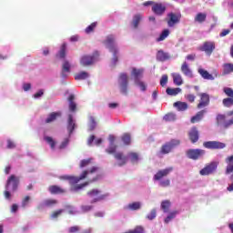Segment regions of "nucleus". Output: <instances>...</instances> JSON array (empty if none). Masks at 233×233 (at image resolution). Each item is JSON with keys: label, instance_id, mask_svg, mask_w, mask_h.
<instances>
[{"label": "nucleus", "instance_id": "obj_1", "mask_svg": "<svg viewBox=\"0 0 233 233\" xmlns=\"http://www.w3.org/2000/svg\"><path fill=\"white\" fill-rule=\"evenodd\" d=\"M101 168L99 167L94 166L88 170H84L79 177H74V176H62L60 177V179H66V181H69L70 185H76L73 187V190L77 191L81 190V188H85V187H88L90 183H94L101 178V175H96V177H93L94 174H97ZM83 179H87L86 182L83 184L77 185L79 181H83Z\"/></svg>", "mask_w": 233, "mask_h": 233}, {"label": "nucleus", "instance_id": "obj_2", "mask_svg": "<svg viewBox=\"0 0 233 233\" xmlns=\"http://www.w3.org/2000/svg\"><path fill=\"white\" fill-rule=\"evenodd\" d=\"M106 45V48L113 54V65H116L118 61L117 54L119 51L117 50V46H116V36L114 35H108L106 37V40L103 42Z\"/></svg>", "mask_w": 233, "mask_h": 233}, {"label": "nucleus", "instance_id": "obj_3", "mask_svg": "<svg viewBox=\"0 0 233 233\" xmlns=\"http://www.w3.org/2000/svg\"><path fill=\"white\" fill-rule=\"evenodd\" d=\"M174 170V167H167L165 169L158 170L157 174L154 176L155 181H159V187H170V180L169 179H163V177H167L170 172ZM163 179V180H161Z\"/></svg>", "mask_w": 233, "mask_h": 233}, {"label": "nucleus", "instance_id": "obj_4", "mask_svg": "<svg viewBox=\"0 0 233 233\" xmlns=\"http://www.w3.org/2000/svg\"><path fill=\"white\" fill-rule=\"evenodd\" d=\"M143 74H145V70L133 67L131 72V77L134 78L137 86H139L140 90H142V92H145V90H147V87L145 86V83L141 82Z\"/></svg>", "mask_w": 233, "mask_h": 233}, {"label": "nucleus", "instance_id": "obj_5", "mask_svg": "<svg viewBox=\"0 0 233 233\" xmlns=\"http://www.w3.org/2000/svg\"><path fill=\"white\" fill-rule=\"evenodd\" d=\"M107 154H114L115 159L118 161V167H124L126 163L128 161V156H125L122 152H117L116 147H111L106 149ZM117 152V153H116Z\"/></svg>", "mask_w": 233, "mask_h": 233}, {"label": "nucleus", "instance_id": "obj_6", "mask_svg": "<svg viewBox=\"0 0 233 233\" xmlns=\"http://www.w3.org/2000/svg\"><path fill=\"white\" fill-rule=\"evenodd\" d=\"M19 187V177L15 175H11L6 181L5 190H11V192H15Z\"/></svg>", "mask_w": 233, "mask_h": 233}, {"label": "nucleus", "instance_id": "obj_7", "mask_svg": "<svg viewBox=\"0 0 233 233\" xmlns=\"http://www.w3.org/2000/svg\"><path fill=\"white\" fill-rule=\"evenodd\" d=\"M150 5H153L152 12H154L156 14V15H163L165 14V12L167 11V6H165V5H163L161 3L154 4V2H152V1H147V6H150Z\"/></svg>", "mask_w": 233, "mask_h": 233}, {"label": "nucleus", "instance_id": "obj_8", "mask_svg": "<svg viewBox=\"0 0 233 233\" xmlns=\"http://www.w3.org/2000/svg\"><path fill=\"white\" fill-rule=\"evenodd\" d=\"M198 104L197 105V108L198 110H201V108H207L208 105H210V96L207 93H200L198 94Z\"/></svg>", "mask_w": 233, "mask_h": 233}, {"label": "nucleus", "instance_id": "obj_9", "mask_svg": "<svg viewBox=\"0 0 233 233\" xmlns=\"http://www.w3.org/2000/svg\"><path fill=\"white\" fill-rule=\"evenodd\" d=\"M168 19L167 20V26L169 28H174L176 25H178L179 21H181V14L169 13L167 15Z\"/></svg>", "mask_w": 233, "mask_h": 233}, {"label": "nucleus", "instance_id": "obj_10", "mask_svg": "<svg viewBox=\"0 0 233 233\" xmlns=\"http://www.w3.org/2000/svg\"><path fill=\"white\" fill-rule=\"evenodd\" d=\"M200 52H205L207 56H212L214 50H216V43L211 41H206L204 44L199 47Z\"/></svg>", "mask_w": 233, "mask_h": 233}, {"label": "nucleus", "instance_id": "obj_11", "mask_svg": "<svg viewBox=\"0 0 233 233\" xmlns=\"http://www.w3.org/2000/svg\"><path fill=\"white\" fill-rule=\"evenodd\" d=\"M119 85H120V92L122 94L127 95L128 92V76H127V74L125 73L120 74Z\"/></svg>", "mask_w": 233, "mask_h": 233}, {"label": "nucleus", "instance_id": "obj_12", "mask_svg": "<svg viewBox=\"0 0 233 233\" xmlns=\"http://www.w3.org/2000/svg\"><path fill=\"white\" fill-rule=\"evenodd\" d=\"M218 170V162H211L206 167L202 168L199 172L200 176H210Z\"/></svg>", "mask_w": 233, "mask_h": 233}, {"label": "nucleus", "instance_id": "obj_13", "mask_svg": "<svg viewBox=\"0 0 233 233\" xmlns=\"http://www.w3.org/2000/svg\"><path fill=\"white\" fill-rule=\"evenodd\" d=\"M96 62V57L90 55H85L80 59L81 66H92V65Z\"/></svg>", "mask_w": 233, "mask_h": 233}, {"label": "nucleus", "instance_id": "obj_14", "mask_svg": "<svg viewBox=\"0 0 233 233\" xmlns=\"http://www.w3.org/2000/svg\"><path fill=\"white\" fill-rule=\"evenodd\" d=\"M205 154V152L201 149H189L187 152V156L189 159H199L200 157H202Z\"/></svg>", "mask_w": 233, "mask_h": 233}, {"label": "nucleus", "instance_id": "obj_15", "mask_svg": "<svg viewBox=\"0 0 233 233\" xmlns=\"http://www.w3.org/2000/svg\"><path fill=\"white\" fill-rule=\"evenodd\" d=\"M48 191L50 192V194L56 196L58 194H66V189L57 186V185H52L48 187Z\"/></svg>", "mask_w": 233, "mask_h": 233}, {"label": "nucleus", "instance_id": "obj_16", "mask_svg": "<svg viewBox=\"0 0 233 233\" xmlns=\"http://www.w3.org/2000/svg\"><path fill=\"white\" fill-rule=\"evenodd\" d=\"M157 61H159L160 63H165V61H168L170 59V54L163 51V50H158L157 52Z\"/></svg>", "mask_w": 233, "mask_h": 233}, {"label": "nucleus", "instance_id": "obj_17", "mask_svg": "<svg viewBox=\"0 0 233 233\" xmlns=\"http://www.w3.org/2000/svg\"><path fill=\"white\" fill-rule=\"evenodd\" d=\"M205 114H207V109H202L198 111L195 116H193L190 119V123L193 125L196 123H199L205 117Z\"/></svg>", "mask_w": 233, "mask_h": 233}, {"label": "nucleus", "instance_id": "obj_18", "mask_svg": "<svg viewBox=\"0 0 233 233\" xmlns=\"http://www.w3.org/2000/svg\"><path fill=\"white\" fill-rule=\"evenodd\" d=\"M182 74L186 76V77H194V75L192 74V69L188 66V63L184 62L180 68Z\"/></svg>", "mask_w": 233, "mask_h": 233}, {"label": "nucleus", "instance_id": "obj_19", "mask_svg": "<svg viewBox=\"0 0 233 233\" xmlns=\"http://www.w3.org/2000/svg\"><path fill=\"white\" fill-rule=\"evenodd\" d=\"M198 72L203 79H207L208 81H214V79H216L212 74L203 68H198Z\"/></svg>", "mask_w": 233, "mask_h": 233}, {"label": "nucleus", "instance_id": "obj_20", "mask_svg": "<svg viewBox=\"0 0 233 233\" xmlns=\"http://www.w3.org/2000/svg\"><path fill=\"white\" fill-rule=\"evenodd\" d=\"M54 205H57V200L48 198L44 200L42 204L38 205L37 208L38 210H41V208H45V207H54Z\"/></svg>", "mask_w": 233, "mask_h": 233}, {"label": "nucleus", "instance_id": "obj_21", "mask_svg": "<svg viewBox=\"0 0 233 233\" xmlns=\"http://www.w3.org/2000/svg\"><path fill=\"white\" fill-rule=\"evenodd\" d=\"M67 130L69 135H71L74 130H76V122H74V116L72 115L68 116Z\"/></svg>", "mask_w": 233, "mask_h": 233}, {"label": "nucleus", "instance_id": "obj_22", "mask_svg": "<svg viewBox=\"0 0 233 233\" xmlns=\"http://www.w3.org/2000/svg\"><path fill=\"white\" fill-rule=\"evenodd\" d=\"M94 141H95V145L96 147H99V145H101L103 143V138H96V136L94 135H91L88 139H87V145L89 147H91V145L94 144Z\"/></svg>", "mask_w": 233, "mask_h": 233}, {"label": "nucleus", "instance_id": "obj_23", "mask_svg": "<svg viewBox=\"0 0 233 233\" xmlns=\"http://www.w3.org/2000/svg\"><path fill=\"white\" fill-rule=\"evenodd\" d=\"M70 62H68V60H66L63 65H62V73L61 76L62 77H66V73L70 74Z\"/></svg>", "mask_w": 233, "mask_h": 233}, {"label": "nucleus", "instance_id": "obj_24", "mask_svg": "<svg viewBox=\"0 0 233 233\" xmlns=\"http://www.w3.org/2000/svg\"><path fill=\"white\" fill-rule=\"evenodd\" d=\"M189 139L192 143H196L198 139H199V133L198 132V128L193 127L189 132Z\"/></svg>", "mask_w": 233, "mask_h": 233}, {"label": "nucleus", "instance_id": "obj_25", "mask_svg": "<svg viewBox=\"0 0 233 233\" xmlns=\"http://www.w3.org/2000/svg\"><path fill=\"white\" fill-rule=\"evenodd\" d=\"M173 106H176L179 112H185V110L188 109V104H187V102L177 101L175 102Z\"/></svg>", "mask_w": 233, "mask_h": 233}, {"label": "nucleus", "instance_id": "obj_26", "mask_svg": "<svg viewBox=\"0 0 233 233\" xmlns=\"http://www.w3.org/2000/svg\"><path fill=\"white\" fill-rule=\"evenodd\" d=\"M174 85L177 86H181L183 85V77L179 75V73L172 74Z\"/></svg>", "mask_w": 233, "mask_h": 233}, {"label": "nucleus", "instance_id": "obj_27", "mask_svg": "<svg viewBox=\"0 0 233 233\" xmlns=\"http://www.w3.org/2000/svg\"><path fill=\"white\" fill-rule=\"evenodd\" d=\"M74 99H76V96L74 95H70L68 97L70 112H76V110H77V105L74 102Z\"/></svg>", "mask_w": 233, "mask_h": 233}, {"label": "nucleus", "instance_id": "obj_28", "mask_svg": "<svg viewBox=\"0 0 233 233\" xmlns=\"http://www.w3.org/2000/svg\"><path fill=\"white\" fill-rule=\"evenodd\" d=\"M128 159L131 163H133V165H135V163H137L139 161V154L135 152H130L127 154V160Z\"/></svg>", "mask_w": 233, "mask_h": 233}, {"label": "nucleus", "instance_id": "obj_29", "mask_svg": "<svg viewBox=\"0 0 233 233\" xmlns=\"http://www.w3.org/2000/svg\"><path fill=\"white\" fill-rule=\"evenodd\" d=\"M57 117H61V112H53L46 119V123H53Z\"/></svg>", "mask_w": 233, "mask_h": 233}, {"label": "nucleus", "instance_id": "obj_30", "mask_svg": "<svg viewBox=\"0 0 233 233\" xmlns=\"http://www.w3.org/2000/svg\"><path fill=\"white\" fill-rule=\"evenodd\" d=\"M121 141L124 145H130V143H132V135H130V133H124L121 137Z\"/></svg>", "mask_w": 233, "mask_h": 233}, {"label": "nucleus", "instance_id": "obj_31", "mask_svg": "<svg viewBox=\"0 0 233 233\" xmlns=\"http://www.w3.org/2000/svg\"><path fill=\"white\" fill-rule=\"evenodd\" d=\"M141 19H143V15L141 14L135 15L132 20V25L134 28H137L139 26V23H141Z\"/></svg>", "mask_w": 233, "mask_h": 233}, {"label": "nucleus", "instance_id": "obj_32", "mask_svg": "<svg viewBox=\"0 0 233 233\" xmlns=\"http://www.w3.org/2000/svg\"><path fill=\"white\" fill-rule=\"evenodd\" d=\"M172 147H162L161 150L157 153L158 157H163L165 154H170L172 151Z\"/></svg>", "mask_w": 233, "mask_h": 233}, {"label": "nucleus", "instance_id": "obj_33", "mask_svg": "<svg viewBox=\"0 0 233 233\" xmlns=\"http://www.w3.org/2000/svg\"><path fill=\"white\" fill-rule=\"evenodd\" d=\"M139 208H141V203L139 202H133L126 207L127 210H139Z\"/></svg>", "mask_w": 233, "mask_h": 233}, {"label": "nucleus", "instance_id": "obj_34", "mask_svg": "<svg viewBox=\"0 0 233 233\" xmlns=\"http://www.w3.org/2000/svg\"><path fill=\"white\" fill-rule=\"evenodd\" d=\"M167 96H177V94H181V88L177 87V88H170L167 87L166 90Z\"/></svg>", "mask_w": 233, "mask_h": 233}, {"label": "nucleus", "instance_id": "obj_35", "mask_svg": "<svg viewBox=\"0 0 233 233\" xmlns=\"http://www.w3.org/2000/svg\"><path fill=\"white\" fill-rule=\"evenodd\" d=\"M196 23H205L207 21V14L205 13H198L195 17Z\"/></svg>", "mask_w": 233, "mask_h": 233}, {"label": "nucleus", "instance_id": "obj_36", "mask_svg": "<svg viewBox=\"0 0 233 233\" xmlns=\"http://www.w3.org/2000/svg\"><path fill=\"white\" fill-rule=\"evenodd\" d=\"M88 74L86 71H82L75 76L76 81H81L87 79Z\"/></svg>", "mask_w": 233, "mask_h": 233}, {"label": "nucleus", "instance_id": "obj_37", "mask_svg": "<svg viewBox=\"0 0 233 233\" xmlns=\"http://www.w3.org/2000/svg\"><path fill=\"white\" fill-rule=\"evenodd\" d=\"M204 147H225V144L218 141L204 142Z\"/></svg>", "mask_w": 233, "mask_h": 233}, {"label": "nucleus", "instance_id": "obj_38", "mask_svg": "<svg viewBox=\"0 0 233 233\" xmlns=\"http://www.w3.org/2000/svg\"><path fill=\"white\" fill-rule=\"evenodd\" d=\"M168 35H170V30L164 29L160 34L159 37L157 38V41H165L166 37H168Z\"/></svg>", "mask_w": 233, "mask_h": 233}, {"label": "nucleus", "instance_id": "obj_39", "mask_svg": "<svg viewBox=\"0 0 233 233\" xmlns=\"http://www.w3.org/2000/svg\"><path fill=\"white\" fill-rule=\"evenodd\" d=\"M223 68V74H231L233 72V64H224Z\"/></svg>", "mask_w": 233, "mask_h": 233}, {"label": "nucleus", "instance_id": "obj_40", "mask_svg": "<svg viewBox=\"0 0 233 233\" xmlns=\"http://www.w3.org/2000/svg\"><path fill=\"white\" fill-rule=\"evenodd\" d=\"M161 208L165 214L168 213V210L170 209V202L169 200H164L161 203Z\"/></svg>", "mask_w": 233, "mask_h": 233}, {"label": "nucleus", "instance_id": "obj_41", "mask_svg": "<svg viewBox=\"0 0 233 233\" xmlns=\"http://www.w3.org/2000/svg\"><path fill=\"white\" fill-rule=\"evenodd\" d=\"M93 158H86L80 161L79 167L81 168H86V167H89V165H92Z\"/></svg>", "mask_w": 233, "mask_h": 233}, {"label": "nucleus", "instance_id": "obj_42", "mask_svg": "<svg viewBox=\"0 0 233 233\" xmlns=\"http://www.w3.org/2000/svg\"><path fill=\"white\" fill-rule=\"evenodd\" d=\"M58 56L60 57V59H65V57H66V44H63L61 46Z\"/></svg>", "mask_w": 233, "mask_h": 233}, {"label": "nucleus", "instance_id": "obj_43", "mask_svg": "<svg viewBox=\"0 0 233 233\" xmlns=\"http://www.w3.org/2000/svg\"><path fill=\"white\" fill-rule=\"evenodd\" d=\"M176 216H177V211H173L167 215V217L165 218L164 223L168 224L172 219L176 218Z\"/></svg>", "mask_w": 233, "mask_h": 233}, {"label": "nucleus", "instance_id": "obj_44", "mask_svg": "<svg viewBox=\"0 0 233 233\" xmlns=\"http://www.w3.org/2000/svg\"><path fill=\"white\" fill-rule=\"evenodd\" d=\"M222 105L226 106L227 108H230V106H233V98H224L222 100Z\"/></svg>", "mask_w": 233, "mask_h": 233}, {"label": "nucleus", "instance_id": "obj_45", "mask_svg": "<svg viewBox=\"0 0 233 233\" xmlns=\"http://www.w3.org/2000/svg\"><path fill=\"white\" fill-rule=\"evenodd\" d=\"M96 26H97V22H93L90 25H88L85 29L86 34H92V32H94V30H96Z\"/></svg>", "mask_w": 233, "mask_h": 233}, {"label": "nucleus", "instance_id": "obj_46", "mask_svg": "<svg viewBox=\"0 0 233 233\" xmlns=\"http://www.w3.org/2000/svg\"><path fill=\"white\" fill-rule=\"evenodd\" d=\"M164 121H176V114L174 113H167V115L164 116L163 117Z\"/></svg>", "mask_w": 233, "mask_h": 233}, {"label": "nucleus", "instance_id": "obj_47", "mask_svg": "<svg viewBox=\"0 0 233 233\" xmlns=\"http://www.w3.org/2000/svg\"><path fill=\"white\" fill-rule=\"evenodd\" d=\"M178 145H181L179 139H172L169 143L165 144L164 147H178Z\"/></svg>", "mask_w": 233, "mask_h": 233}, {"label": "nucleus", "instance_id": "obj_48", "mask_svg": "<svg viewBox=\"0 0 233 233\" xmlns=\"http://www.w3.org/2000/svg\"><path fill=\"white\" fill-rule=\"evenodd\" d=\"M223 92L226 94L228 98L233 99V89L231 87H224Z\"/></svg>", "mask_w": 233, "mask_h": 233}, {"label": "nucleus", "instance_id": "obj_49", "mask_svg": "<svg viewBox=\"0 0 233 233\" xmlns=\"http://www.w3.org/2000/svg\"><path fill=\"white\" fill-rule=\"evenodd\" d=\"M63 212H65V209H58L56 211H54L52 214H51V218L53 219H56L57 218H59V216H61L63 214Z\"/></svg>", "mask_w": 233, "mask_h": 233}, {"label": "nucleus", "instance_id": "obj_50", "mask_svg": "<svg viewBox=\"0 0 233 233\" xmlns=\"http://www.w3.org/2000/svg\"><path fill=\"white\" fill-rule=\"evenodd\" d=\"M99 194H101V191H99V189H91L87 192V196H89L90 198L99 196Z\"/></svg>", "mask_w": 233, "mask_h": 233}, {"label": "nucleus", "instance_id": "obj_51", "mask_svg": "<svg viewBox=\"0 0 233 233\" xmlns=\"http://www.w3.org/2000/svg\"><path fill=\"white\" fill-rule=\"evenodd\" d=\"M96 119L94 117L90 118V123H89V131L93 132V130H96Z\"/></svg>", "mask_w": 233, "mask_h": 233}, {"label": "nucleus", "instance_id": "obj_52", "mask_svg": "<svg viewBox=\"0 0 233 233\" xmlns=\"http://www.w3.org/2000/svg\"><path fill=\"white\" fill-rule=\"evenodd\" d=\"M167 83H168V75H163L160 79V85L162 86H167Z\"/></svg>", "mask_w": 233, "mask_h": 233}, {"label": "nucleus", "instance_id": "obj_53", "mask_svg": "<svg viewBox=\"0 0 233 233\" xmlns=\"http://www.w3.org/2000/svg\"><path fill=\"white\" fill-rule=\"evenodd\" d=\"M45 141L50 145V147H56V141H54V138L52 137H44Z\"/></svg>", "mask_w": 233, "mask_h": 233}, {"label": "nucleus", "instance_id": "obj_54", "mask_svg": "<svg viewBox=\"0 0 233 233\" xmlns=\"http://www.w3.org/2000/svg\"><path fill=\"white\" fill-rule=\"evenodd\" d=\"M185 98L187 99V101H188V103H194V101H196V96L192 94L185 95Z\"/></svg>", "mask_w": 233, "mask_h": 233}, {"label": "nucleus", "instance_id": "obj_55", "mask_svg": "<svg viewBox=\"0 0 233 233\" xmlns=\"http://www.w3.org/2000/svg\"><path fill=\"white\" fill-rule=\"evenodd\" d=\"M68 143H70V134L64 138L61 143V147H67Z\"/></svg>", "mask_w": 233, "mask_h": 233}, {"label": "nucleus", "instance_id": "obj_56", "mask_svg": "<svg viewBox=\"0 0 233 233\" xmlns=\"http://www.w3.org/2000/svg\"><path fill=\"white\" fill-rule=\"evenodd\" d=\"M156 216H157L156 209H153L147 216V219H150V221H152V219H156Z\"/></svg>", "mask_w": 233, "mask_h": 233}, {"label": "nucleus", "instance_id": "obj_57", "mask_svg": "<svg viewBox=\"0 0 233 233\" xmlns=\"http://www.w3.org/2000/svg\"><path fill=\"white\" fill-rule=\"evenodd\" d=\"M80 228L78 226H73L71 228H69L68 232L69 233H76V232H79Z\"/></svg>", "mask_w": 233, "mask_h": 233}, {"label": "nucleus", "instance_id": "obj_58", "mask_svg": "<svg viewBox=\"0 0 233 233\" xmlns=\"http://www.w3.org/2000/svg\"><path fill=\"white\" fill-rule=\"evenodd\" d=\"M30 201V197L29 196H26L24 198V199L22 200V207H26V205H28Z\"/></svg>", "mask_w": 233, "mask_h": 233}, {"label": "nucleus", "instance_id": "obj_59", "mask_svg": "<svg viewBox=\"0 0 233 233\" xmlns=\"http://www.w3.org/2000/svg\"><path fill=\"white\" fill-rule=\"evenodd\" d=\"M82 212H90V210H92V208H94L93 206H82Z\"/></svg>", "mask_w": 233, "mask_h": 233}, {"label": "nucleus", "instance_id": "obj_60", "mask_svg": "<svg viewBox=\"0 0 233 233\" xmlns=\"http://www.w3.org/2000/svg\"><path fill=\"white\" fill-rule=\"evenodd\" d=\"M11 189H5L4 192V196L5 199H10L12 198V194H10Z\"/></svg>", "mask_w": 233, "mask_h": 233}, {"label": "nucleus", "instance_id": "obj_61", "mask_svg": "<svg viewBox=\"0 0 233 233\" xmlns=\"http://www.w3.org/2000/svg\"><path fill=\"white\" fill-rule=\"evenodd\" d=\"M105 198H106V195H101L96 198H94L93 200H91V203H97V201H102V199H105Z\"/></svg>", "mask_w": 233, "mask_h": 233}, {"label": "nucleus", "instance_id": "obj_62", "mask_svg": "<svg viewBox=\"0 0 233 233\" xmlns=\"http://www.w3.org/2000/svg\"><path fill=\"white\" fill-rule=\"evenodd\" d=\"M225 119H226L225 115H218V116H217V121H218V123H221V121H225Z\"/></svg>", "mask_w": 233, "mask_h": 233}, {"label": "nucleus", "instance_id": "obj_63", "mask_svg": "<svg viewBox=\"0 0 233 233\" xmlns=\"http://www.w3.org/2000/svg\"><path fill=\"white\" fill-rule=\"evenodd\" d=\"M186 59H187V61H195V59H196V54L187 55V56H186Z\"/></svg>", "mask_w": 233, "mask_h": 233}, {"label": "nucleus", "instance_id": "obj_64", "mask_svg": "<svg viewBox=\"0 0 233 233\" xmlns=\"http://www.w3.org/2000/svg\"><path fill=\"white\" fill-rule=\"evenodd\" d=\"M231 125H233V117L224 124V128H228Z\"/></svg>", "mask_w": 233, "mask_h": 233}]
</instances>
